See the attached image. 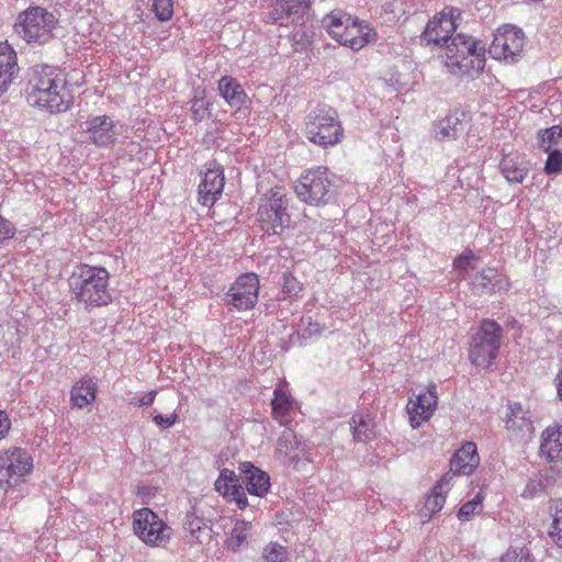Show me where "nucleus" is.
I'll return each mask as SVG.
<instances>
[{
  "label": "nucleus",
  "instance_id": "obj_1",
  "mask_svg": "<svg viewBox=\"0 0 562 562\" xmlns=\"http://www.w3.org/2000/svg\"><path fill=\"white\" fill-rule=\"evenodd\" d=\"M66 74L49 65L35 66L29 80L27 102L49 113L66 112L72 103Z\"/></svg>",
  "mask_w": 562,
  "mask_h": 562
},
{
  "label": "nucleus",
  "instance_id": "obj_2",
  "mask_svg": "<svg viewBox=\"0 0 562 562\" xmlns=\"http://www.w3.org/2000/svg\"><path fill=\"white\" fill-rule=\"evenodd\" d=\"M109 279L110 273L103 267L78 265L68 279L70 294L86 310L105 306L112 301Z\"/></svg>",
  "mask_w": 562,
  "mask_h": 562
},
{
  "label": "nucleus",
  "instance_id": "obj_3",
  "mask_svg": "<svg viewBox=\"0 0 562 562\" xmlns=\"http://www.w3.org/2000/svg\"><path fill=\"white\" fill-rule=\"evenodd\" d=\"M58 23L54 12L41 5H30L18 14L13 30L27 44L42 46L54 38Z\"/></svg>",
  "mask_w": 562,
  "mask_h": 562
},
{
  "label": "nucleus",
  "instance_id": "obj_4",
  "mask_svg": "<svg viewBox=\"0 0 562 562\" xmlns=\"http://www.w3.org/2000/svg\"><path fill=\"white\" fill-rule=\"evenodd\" d=\"M304 135L311 143L322 148L339 144L344 137V127L338 112L327 104L313 109L306 115Z\"/></svg>",
  "mask_w": 562,
  "mask_h": 562
},
{
  "label": "nucleus",
  "instance_id": "obj_5",
  "mask_svg": "<svg viewBox=\"0 0 562 562\" xmlns=\"http://www.w3.org/2000/svg\"><path fill=\"white\" fill-rule=\"evenodd\" d=\"M290 199L282 188H271L260 198L257 210V222L261 231L268 235H281L290 226Z\"/></svg>",
  "mask_w": 562,
  "mask_h": 562
},
{
  "label": "nucleus",
  "instance_id": "obj_6",
  "mask_svg": "<svg viewBox=\"0 0 562 562\" xmlns=\"http://www.w3.org/2000/svg\"><path fill=\"white\" fill-rule=\"evenodd\" d=\"M502 338V326L494 319H483L470 341L471 363L475 367L490 368L498 356Z\"/></svg>",
  "mask_w": 562,
  "mask_h": 562
},
{
  "label": "nucleus",
  "instance_id": "obj_7",
  "mask_svg": "<svg viewBox=\"0 0 562 562\" xmlns=\"http://www.w3.org/2000/svg\"><path fill=\"white\" fill-rule=\"evenodd\" d=\"M297 198L310 205H325L336 194L334 176L327 167L308 169L294 187Z\"/></svg>",
  "mask_w": 562,
  "mask_h": 562
},
{
  "label": "nucleus",
  "instance_id": "obj_8",
  "mask_svg": "<svg viewBox=\"0 0 562 562\" xmlns=\"http://www.w3.org/2000/svg\"><path fill=\"white\" fill-rule=\"evenodd\" d=\"M446 49L445 65L451 74L463 76L469 72L473 60L470 57H476L479 68L483 67L485 47L481 42L472 37L458 33L451 35L449 42L443 46Z\"/></svg>",
  "mask_w": 562,
  "mask_h": 562
},
{
  "label": "nucleus",
  "instance_id": "obj_9",
  "mask_svg": "<svg viewBox=\"0 0 562 562\" xmlns=\"http://www.w3.org/2000/svg\"><path fill=\"white\" fill-rule=\"evenodd\" d=\"M135 535L146 544L159 547L168 542L171 528L150 508L144 507L133 515Z\"/></svg>",
  "mask_w": 562,
  "mask_h": 562
},
{
  "label": "nucleus",
  "instance_id": "obj_10",
  "mask_svg": "<svg viewBox=\"0 0 562 562\" xmlns=\"http://www.w3.org/2000/svg\"><path fill=\"white\" fill-rule=\"evenodd\" d=\"M33 469V459L21 448H11L0 453V488L16 485Z\"/></svg>",
  "mask_w": 562,
  "mask_h": 562
},
{
  "label": "nucleus",
  "instance_id": "obj_11",
  "mask_svg": "<svg viewBox=\"0 0 562 562\" xmlns=\"http://www.w3.org/2000/svg\"><path fill=\"white\" fill-rule=\"evenodd\" d=\"M459 15L458 9L446 8L428 21L420 40L426 45L443 47L457 29L456 18Z\"/></svg>",
  "mask_w": 562,
  "mask_h": 562
},
{
  "label": "nucleus",
  "instance_id": "obj_12",
  "mask_svg": "<svg viewBox=\"0 0 562 562\" xmlns=\"http://www.w3.org/2000/svg\"><path fill=\"white\" fill-rule=\"evenodd\" d=\"M259 279L255 273L241 274L226 293V303L238 311H249L258 302Z\"/></svg>",
  "mask_w": 562,
  "mask_h": 562
},
{
  "label": "nucleus",
  "instance_id": "obj_13",
  "mask_svg": "<svg viewBox=\"0 0 562 562\" xmlns=\"http://www.w3.org/2000/svg\"><path fill=\"white\" fill-rule=\"evenodd\" d=\"M206 170L198 188V200L206 207H212L222 196L225 186L223 167L215 160L206 162Z\"/></svg>",
  "mask_w": 562,
  "mask_h": 562
},
{
  "label": "nucleus",
  "instance_id": "obj_14",
  "mask_svg": "<svg viewBox=\"0 0 562 562\" xmlns=\"http://www.w3.org/2000/svg\"><path fill=\"white\" fill-rule=\"evenodd\" d=\"M524 47V33L515 27L498 30L490 45V54L496 59L514 63Z\"/></svg>",
  "mask_w": 562,
  "mask_h": 562
},
{
  "label": "nucleus",
  "instance_id": "obj_15",
  "mask_svg": "<svg viewBox=\"0 0 562 562\" xmlns=\"http://www.w3.org/2000/svg\"><path fill=\"white\" fill-rule=\"evenodd\" d=\"M88 140L98 147H110L116 142L115 123L109 115H98L87 121Z\"/></svg>",
  "mask_w": 562,
  "mask_h": 562
},
{
  "label": "nucleus",
  "instance_id": "obj_16",
  "mask_svg": "<svg viewBox=\"0 0 562 562\" xmlns=\"http://www.w3.org/2000/svg\"><path fill=\"white\" fill-rule=\"evenodd\" d=\"M470 288L475 295H487L496 292H506L509 282L494 268H486L470 277Z\"/></svg>",
  "mask_w": 562,
  "mask_h": 562
},
{
  "label": "nucleus",
  "instance_id": "obj_17",
  "mask_svg": "<svg viewBox=\"0 0 562 562\" xmlns=\"http://www.w3.org/2000/svg\"><path fill=\"white\" fill-rule=\"evenodd\" d=\"M480 464L476 445L473 441L464 442L450 460L449 480L453 475H470Z\"/></svg>",
  "mask_w": 562,
  "mask_h": 562
},
{
  "label": "nucleus",
  "instance_id": "obj_18",
  "mask_svg": "<svg viewBox=\"0 0 562 562\" xmlns=\"http://www.w3.org/2000/svg\"><path fill=\"white\" fill-rule=\"evenodd\" d=\"M214 486L229 502H235L239 509H245L248 506L245 490L238 483V477L234 471L228 469L221 470Z\"/></svg>",
  "mask_w": 562,
  "mask_h": 562
},
{
  "label": "nucleus",
  "instance_id": "obj_19",
  "mask_svg": "<svg viewBox=\"0 0 562 562\" xmlns=\"http://www.w3.org/2000/svg\"><path fill=\"white\" fill-rule=\"evenodd\" d=\"M437 407V391L436 386L431 385L426 391L420 392L416 401L407 407L411 416V426L417 428L423 422L428 420Z\"/></svg>",
  "mask_w": 562,
  "mask_h": 562
},
{
  "label": "nucleus",
  "instance_id": "obj_20",
  "mask_svg": "<svg viewBox=\"0 0 562 562\" xmlns=\"http://www.w3.org/2000/svg\"><path fill=\"white\" fill-rule=\"evenodd\" d=\"M308 7L310 0H276L267 12L265 22L274 24L285 18H293V21L303 20Z\"/></svg>",
  "mask_w": 562,
  "mask_h": 562
},
{
  "label": "nucleus",
  "instance_id": "obj_21",
  "mask_svg": "<svg viewBox=\"0 0 562 562\" xmlns=\"http://www.w3.org/2000/svg\"><path fill=\"white\" fill-rule=\"evenodd\" d=\"M540 452L549 462H554L551 471L559 474L562 470V430L560 427H549L542 432Z\"/></svg>",
  "mask_w": 562,
  "mask_h": 562
},
{
  "label": "nucleus",
  "instance_id": "obj_22",
  "mask_svg": "<svg viewBox=\"0 0 562 562\" xmlns=\"http://www.w3.org/2000/svg\"><path fill=\"white\" fill-rule=\"evenodd\" d=\"M506 428L512 436L525 438L533 432V424L529 412L525 411L520 403H509L506 414Z\"/></svg>",
  "mask_w": 562,
  "mask_h": 562
},
{
  "label": "nucleus",
  "instance_id": "obj_23",
  "mask_svg": "<svg viewBox=\"0 0 562 562\" xmlns=\"http://www.w3.org/2000/svg\"><path fill=\"white\" fill-rule=\"evenodd\" d=\"M239 469L244 475V483L249 494L262 497L268 493L270 487V476L268 473L249 462L241 463Z\"/></svg>",
  "mask_w": 562,
  "mask_h": 562
},
{
  "label": "nucleus",
  "instance_id": "obj_24",
  "mask_svg": "<svg viewBox=\"0 0 562 562\" xmlns=\"http://www.w3.org/2000/svg\"><path fill=\"white\" fill-rule=\"evenodd\" d=\"M465 114L457 111L437 121L435 124L436 138L442 142L452 140L462 135L465 131Z\"/></svg>",
  "mask_w": 562,
  "mask_h": 562
},
{
  "label": "nucleus",
  "instance_id": "obj_25",
  "mask_svg": "<svg viewBox=\"0 0 562 562\" xmlns=\"http://www.w3.org/2000/svg\"><path fill=\"white\" fill-rule=\"evenodd\" d=\"M19 71L15 50L7 43H0V97L9 89Z\"/></svg>",
  "mask_w": 562,
  "mask_h": 562
},
{
  "label": "nucleus",
  "instance_id": "obj_26",
  "mask_svg": "<svg viewBox=\"0 0 562 562\" xmlns=\"http://www.w3.org/2000/svg\"><path fill=\"white\" fill-rule=\"evenodd\" d=\"M499 170L508 182L521 183L529 171V162L517 154L504 155Z\"/></svg>",
  "mask_w": 562,
  "mask_h": 562
},
{
  "label": "nucleus",
  "instance_id": "obj_27",
  "mask_svg": "<svg viewBox=\"0 0 562 562\" xmlns=\"http://www.w3.org/2000/svg\"><path fill=\"white\" fill-rule=\"evenodd\" d=\"M371 36V29L368 25H362L357 19H353L348 27H345L344 37L337 42L340 45L359 50L363 48L369 42Z\"/></svg>",
  "mask_w": 562,
  "mask_h": 562
},
{
  "label": "nucleus",
  "instance_id": "obj_28",
  "mask_svg": "<svg viewBox=\"0 0 562 562\" xmlns=\"http://www.w3.org/2000/svg\"><path fill=\"white\" fill-rule=\"evenodd\" d=\"M218 91L222 98L231 105L239 109L247 101V94L238 80L224 76L218 81Z\"/></svg>",
  "mask_w": 562,
  "mask_h": 562
},
{
  "label": "nucleus",
  "instance_id": "obj_29",
  "mask_svg": "<svg viewBox=\"0 0 562 562\" xmlns=\"http://www.w3.org/2000/svg\"><path fill=\"white\" fill-rule=\"evenodd\" d=\"M95 384L91 379L80 380L72 386L70 400L74 406L83 408L95 400Z\"/></svg>",
  "mask_w": 562,
  "mask_h": 562
},
{
  "label": "nucleus",
  "instance_id": "obj_30",
  "mask_svg": "<svg viewBox=\"0 0 562 562\" xmlns=\"http://www.w3.org/2000/svg\"><path fill=\"white\" fill-rule=\"evenodd\" d=\"M353 18L349 14L344 13L342 11H333L330 14L326 15L322 23L327 29L329 35L338 41L345 35V27H348Z\"/></svg>",
  "mask_w": 562,
  "mask_h": 562
},
{
  "label": "nucleus",
  "instance_id": "obj_31",
  "mask_svg": "<svg viewBox=\"0 0 562 562\" xmlns=\"http://www.w3.org/2000/svg\"><path fill=\"white\" fill-rule=\"evenodd\" d=\"M449 473L445 474L434 486V490L430 495L427 496L425 501V510L430 515L438 513L441 510L446 503V493L449 487Z\"/></svg>",
  "mask_w": 562,
  "mask_h": 562
},
{
  "label": "nucleus",
  "instance_id": "obj_32",
  "mask_svg": "<svg viewBox=\"0 0 562 562\" xmlns=\"http://www.w3.org/2000/svg\"><path fill=\"white\" fill-rule=\"evenodd\" d=\"M300 448L296 434L292 429H285L278 438L277 453L283 458H290L292 462L299 461L300 456L295 453Z\"/></svg>",
  "mask_w": 562,
  "mask_h": 562
},
{
  "label": "nucleus",
  "instance_id": "obj_33",
  "mask_svg": "<svg viewBox=\"0 0 562 562\" xmlns=\"http://www.w3.org/2000/svg\"><path fill=\"white\" fill-rule=\"evenodd\" d=\"M353 439L358 442H368L375 438L374 425L372 419L361 415H355L350 420Z\"/></svg>",
  "mask_w": 562,
  "mask_h": 562
},
{
  "label": "nucleus",
  "instance_id": "obj_34",
  "mask_svg": "<svg viewBox=\"0 0 562 562\" xmlns=\"http://www.w3.org/2000/svg\"><path fill=\"white\" fill-rule=\"evenodd\" d=\"M212 103L205 97V90L195 89L194 95L191 99V119L195 122H202L210 115V106Z\"/></svg>",
  "mask_w": 562,
  "mask_h": 562
},
{
  "label": "nucleus",
  "instance_id": "obj_35",
  "mask_svg": "<svg viewBox=\"0 0 562 562\" xmlns=\"http://www.w3.org/2000/svg\"><path fill=\"white\" fill-rule=\"evenodd\" d=\"M271 407L273 417L280 420V423H283V419L292 411V401L284 391H282L280 387H277L273 392Z\"/></svg>",
  "mask_w": 562,
  "mask_h": 562
},
{
  "label": "nucleus",
  "instance_id": "obj_36",
  "mask_svg": "<svg viewBox=\"0 0 562 562\" xmlns=\"http://www.w3.org/2000/svg\"><path fill=\"white\" fill-rule=\"evenodd\" d=\"M251 524L245 520H237L232 529L231 537L226 540V547L237 552L249 536Z\"/></svg>",
  "mask_w": 562,
  "mask_h": 562
},
{
  "label": "nucleus",
  "instance_id": "obj_37",
  "mask_svg": "<svg viewBox=\"0 0 562 562\" xmlns=\"http://www.w3.org/2000/svg\"><path fill=\"white\" fill-rule=\"evenodd\" d=\"M562 140V126L553 125L551 127L539 131L538 143L543 151L557 148Z\"/></svg>",
  "mask_w": 562,
  "mask_h": 562
},
{
  "label": "nucleus",
  "instance_id": "obj_38",
  "mask_svg": "<svg viewBox=\"0 0 562 562\" xmlns=\"http://www.w3.org/2000/svg\"><path fill=\"white\" fill-rule=\"evenodd\" d=\"M549 537L559 547L562 548V501L557 502L552 515V524L548 531Z\"/></svg>",
  "mask_w": 562,
  "mask_h": 562
},
{
  "label": "nucleus",
  "instance_id": "obj_39",
  "mask_svg": "<svg viewBox=\"0 0 562 562\" xmlns=\"http://www.w3.org/2000/svg\"><path fill=\"white\" fill-rule=\"evenodd\" d=\"M205 527L204 519L196 516L194 509L189 510L183 520V528L193 540L200 541V532Z\"/></svg>",
  "mask_w": 562,
  "mask_h": 562
},
{
  "label": "nucleus",
  "instance_id": "obj_40",
  "mask_svg": "<svg viewBox=\"0 0 562 562\" xmlns=\"http://www.w3.org/2000/svg\"><path fill=\"white\" fill-rule=\"evenodd\" d=\"M323 329L324 327L319 323L314 321L311 316H307L301 319L297 335L300 339L307 340L312 337L319 336Z\"/></svg>",
  "mask_w": 562,
  "mask_h": 562
},
{
  "label": "nucleus",
  "instance_id": "obj_41",
  "mask_svg": "<svg viewBox=\"0 0 562 562\" xmlns=\"http://www.w3.org/2000/svg\"><path fill=\"white\" fill-rule=\"evenodd\" d=\"M302 283L291 273L284 272L282 276V294L283 300L294 299L302 291Z\"/></svg>",
  "mask_w": 562,
  "mask_h": 562
},
{
  "label": "nucleus",
  "instance_id": "obj_42",
  "mask_svg": "<svg viewBox=\"0 0 562 562\" xmlns=\"http://www.w3.org/2000/svg\"><path fill=\"white\" fill-rule=\"evenodd\" d=\"M262 558L266 562H285L289 559V553L285 547L278 542H271L263 549Z\"/></svg>",
  "mask_w": 562,
  "mask_h": 562
},
{
  "label": "nucleus",
  "instance_id": "obj_43",
  "mask_svg": "<svg viewBox=\"0 0 562 562\" xmlns=\"http://www.w3.org/2000/svg\"><path fill=\"white\" fill-rule=\"evenodd\" d=\"M482 510V497L477 494L473 499L464 503L457 513L459 520H469L472 516L480 514Z\"/></svg>",
  "mask_w": 562,
  "mask_h": 562
},
{
  "label": "nucleus",
  "instance_id": "obj_44",
  "mask_svg": "<svg viewBox=\"0 0 562 562\" xmlns=\"http://www.w3.org/2000/svg\"><path fill=\"white\" fill-rule=\"evenodd\" d=\"M499 562H533L528 548H510L502 557Z\"/></svg>",
  "mask_w": 562,
  "mask_h": 562
},
{
  "label": "nucleus",
  "instance_id": "obj_45",
  "mask_svg": "<svg viewBox=\"0 0 562 562\" xmlns=\"http://www.w3.org/2000/svg\"><path fill=\"white\" fill-rule=\"evenodd\" d=\"M292 45L296 52H303L312 44L313 36L308 30H296L291 36Z\"/></svg>",
  "mask_w": 562,
  "mask_h": 562
},
{
  "label": "nucleus",
  "instance_id": "obj_46",
  "mask_svg": "<svg viewBox=\"0 0 562 562\" xmlns=\"http://www.w3.org/2000/svg\"><path fill=\"white\" fill-rule=\"evenodd\" d=\"M153 9L158 20L168 21L173 14L172 0H153Z\"/></svg>",
  "mask_w": 562,
  "mask_h": 562
},
{
  "label": "nucleus",
  "instance_id": "obj_47",
  "mask_svg": "<svg viewBox=\"0 0 562 562\" xmlns=\"http://www.w3.org/2000/svg\"><path fill=\"white\" fill-rule=\"evenodd\" d=\"M548 158L544 165V171L548 175L558 173L562 170V153L558 148L547 151Z\"/></svg>",
  "mask_w": 562,
  "mask_h": 562
},
{
  "label": "nucleus",
  "instance_id": "obj_48",
  "mask_svg": "<svg viewBox=\"0 0 562 562\" xmlns=\"http://www.w3.org/2000/svg\"><path fill=\"white\" fill-rule=\"evenodd\" d=\"M548 484H549V477H546L544 481L530 480L527 483L521 496L525 498H533V497L540 495L546 490Z\"/></svg>",
  "mask_w": 562,
  "mask_h": 562
},
{
  "label": "nucleus",
  "instance_id": "obj_49",
  "mask_svg": "<svg viewBox=\"0 0 562 562\" xmlns=\"http://www.w3.org/2000/svg\"><path fill=\"white\" fill-rule=\"evenodd\" d=\"M474 259V255L471 250L464 251L453 261V266L459 271H465L468 268L474 269L471 262Z\"/></svg>",
  "mask_w": 562,
  "mask_h": 562
},
{
  "label": "nucleus",
  "instance_id": "obj_50",
  "mask_svg": "<svg viewBox=\"0 0 562 562\" xmlns=\"http://www.w3.org/2000/svg\"><path fill=\"white\" fill-rule=\"evenodd\" d=\"M14 234V225L0 215V244L12 238Z\"/></svg>",
  "mask_w": 562,
  "mask_h": 562
},
{
  "label": "nucleus",
  "instance_id": "obj_51",
  "mask_svg": "<svg viewBox=\"0 0 562 562\" xmlns=\"http://www.w3.org/2000/svg\"><path fill=\"white\" fill-rule=\"evenodd\" d=\"M177 419H178L177 414H171L168 417H165L161 414H156L153 416L154 423L164 429L173 426L176 424Z\"/></svg>",
  "mask_w": 562,
  "mask_h": 562
},
{
  "label": "nucleus",
  "instance_id": "obj_52",
  "mask_svg": "<svg viewBox=\"0 0 562 562\" xmlns=\"http://www.w3.org/2000/svg\"><path fill=\"white\" fill-rule=\"evenodd\" d=\"M11 428V420L5 411L0 409V440L4 438Z\"/></svg>",
  "mask_w": 562,
  "mask_h": 562
},
{
  "label": "nucleus",
  "instance_id": "obj_53",
  "mask_svg": "<svg viewBox=\"0 0 562 562\" xmlns=\"http://www.w3.org/2000/svg\"><path fill=\"white\" fill-rule=\"evenodd\" d=\"M157 395V391H150L148 392L147 394H145L144 396H142L140 398H138L136 402H131V404L135 405V406H150L154 401H155V397Z\"/></svg>",
  "mask_w": 562,
  "mask_h": 562
},
{
  "label": "nucleus",
  "instance_id": "obj_54",
  "mask_svg": "<svg viewBox=\"0 0 562 562\" xmlns=\"http://www.w3.org/2000/svg\"><path fill=\"white\" fill-rule=\"evenodd\" d=\"M555 381H557L558 395H559L560 400L562 401V370L559 371Z\"/></svg>",
  "mask_w": 562,
  "mask_h": 562
}]
</instances>
